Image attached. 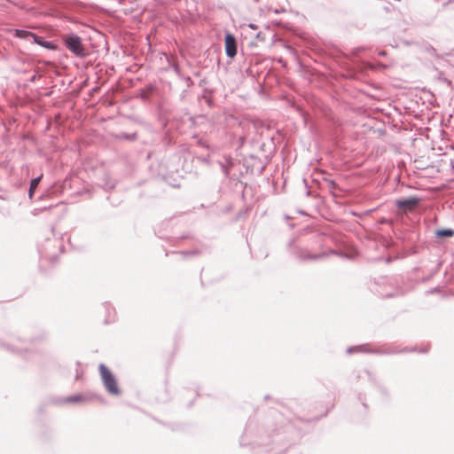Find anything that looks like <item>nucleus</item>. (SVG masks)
<instances>
[{
  "instance_id": "f257e3e1",
  "label": "nucleus",
  "mask_w": 454,
  "mask_h": 454,
  "mask_svg": "<svg viewBox=\"0 0 454 454\" xmlns=\"http://www.w3.org/2000/svg\"><path fill=\"white\" fill-rule=\"evenodd\" d=\"M100 374L103 380V382L107 389V391L111 395H119L120 389L118 387V384L116 382L115 378L112 374V372L109 371L107 367H106L104 364H101L99 366Z\"/></svg>"
},
{
  "instance_id": "f03ea898",
  "label": "nucleus",
  "mask_w": 454,
  "mask_h": 454,
  "mask_svg": "<svg viewBox=\"0 0 454 454\" xmlns=\"http://www.w3.org/2000/svg\"><path fill=\"white\" fill-rule=\"evenodd\" d=\"M65 45L67 49L78 57L86 55L85 48L81 38L75 35H68L64 37Z\"/></svg>"
},
{
  "instance_id": "7ed1b4c3",
  "label": "nucleus",
  "mask_w": 454,
  "mask_h": 454,
  "mask_svg": "<svg viewBox=\"0 0 454 454\" xmlns=\"http://www.w3.org/2000/svg\"><path fill=\"white\" fill-rule=\"evenodd\" d=\"M419 203V200L415 197H410L407 199H400L396 200L395 206L407 212V211H412L414 207Z\"/></svg>"
},
{
  "instance_id": "20e7f679",
  "label": "nucleus",
  "mask_w": 454,
  "mask_h": 454,
  "mask_svg": "<svg viewBox=\"0 0 454 454\" xmlns=\"http://www.w3.org/2000/svg\"><path fill=\"white\" fill-rule=\"evenodd\" d=\"M225 51L229 57H234L237 53L236 40L233 35L228 34L225 36Z\"/></svg>"
},
{
  "instance_id": "39448f33",
  "label": "nucleus",
  "mask_w": 454,
  "mask_h": 454,
  "mask_svg": "<svg viewBox=\"0 0 454 454\" xmlns=\"http://www.w3.org/2000/svg\"><path fill=\"white\" fill-rule=\"evenodd\" d=\"M15 35L20 38H28L31 37L35 41H36V35L29 31L21 30V29H16L15 30Z\"/></svg>"
},
{
  "instance_id": "423d86ee",
  "label": "nucleus",
  "mask_w": 454,
  "mask_h": 454,
  "mask_svg": "<svg viewBox=\"0 0 454 454\" xmlns=\"http://www.w3.org/2000/svg\"><path fill=\"white\" fill-rule=\"evenodd\" d=\"M434 235L437 238L452 237L454 235V231L452 229L437 230L435 231Z\"/></svg>"
},
{
  "instance_id": "0eeeda50",
  "label": "nucleus",
  "mask_w": 454,
  "mask_h": 454,
  "mask_svg": "<svg viewBox=\"0 0 454 454\" xmlns=\"http://www.w3.org/2000/svg\"><path fill=\"white\" fill-rule=\"evenodd\" d=\"M41 178H42V176H40L39 177L35 178V179H33L31 181L30 187H29V192H28L29 198L33 197L34 192H35V189L37 188V186H38V184L40 183Z\"/></svg>"
},
{
  "instance_id": "6e6552de",
  "label": "nucleus",
  "mask_w": 454,
  "mask_h": 454,
  "mask_svg": "<svg viewBox=\"0 0 454 454\" xmlns=\"http://www.w3.org/2000/svg\"><path fill=\"white\" fill-rule=\"evenodd\" d=\"M83 400H84V398L81 395H74V396H71V397L67 398L68 402H82Z\"/></svg>"
},
{
  "instance_id": "1a4fd4ad",
  "label": "nucleus",
  "mask_w": 454,
  "mask_h": 454,
  "mask_svg": "<svg viewBox=\"0 0 454 454\" xmlns=\"http://www.w3.org/2000/svg\"><path fill=\"white\" fill-rule=\"evenodd\" d=\"M283 11H284V10H281V12H283ZM271 12H273V13H279V12H280V11H279V10H278V9H275V10H273V11H272L271 9H268V10H267V13H266V14H267V15H270Z\"/></svg>"
},
{
  "instance_id": "9d476101",
  "label": "nucleus",
  "mask_w": 454,
  "mask_h": 454,
  "mask_svg": "<svg viewBox=\"0 0 454 454\" xmlns=\"http://www.w3.org/2000/svg\"><path fill=\"white\" fill-rule=\"evenodd\" d=\"M317 257H318V255H308V256L303 257V259H307V258L308 259H315V258H317Z\"/></svg>"
},
{
  "instance_id": "9b49d317",
  "label": "nucleus",
  "mask_w": 454,
  "mask_h": 454,
  "mask_svg": "<svg viewBox=\"0 0 454 454\" xmlns=\"http://www.w3.org/2000/svg\"><path fill=\"white\" fill-rule=\"evenodd\" d=\"M354 348H349L348 349V353H351V352L353 351V349H354Z\"/></svg>"
}]
</instances>
